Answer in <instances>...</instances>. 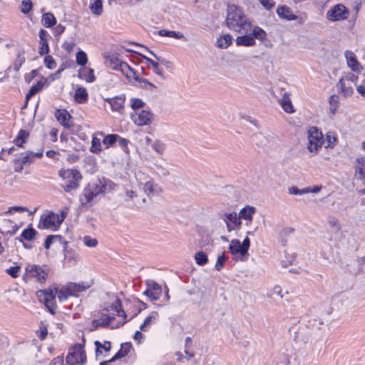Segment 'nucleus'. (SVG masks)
Listing matches in <instances>:
<instances>
[{
    "mask_svg": "<svg viewBox=\"0 0 365 365\" xmlns=\"http://www.w3.org/2000/svg\"><path fill=\"white\" fill-rule=\"evenodd\" d=\"M225 24L227 28L237 33L250 32L252 22L240 7L229 5L227 9Z\"/></svg>",
    "mask_w": 365,
    "mask_h": 365,
    "instance_id": "f257e3e1",
    "label": "nucleus"
},
{
    "mask_svg": "<svg viewBox=\"0 0 365 365\" xmlns=\"http://www.w3.org/2000/svg\"><path fill=\"white\" fill-rule=\"evenodd\" d=\"M106 189V185L100 180L91 182L85 187L83 193L80 196L81 205H88L98 195L105 192Z\"/></svg>",
    "mask_w": 365,
    "mask_h": 365,
    "instance_id": "f03ea898",
    "label": "nucleus"
},
{
    "mask_svg": "<svg viewBox=\"0 0 365 365\" xmlns=\"http://www.w3.org/2000/svg\"><path fill=\"white\" fill-rule=\"evenodd\" d=\"M106 65L113 71H120L125 77L133 75V69L125 61H122L116 53H108L104 56Z\"/></svg>",
    "mask_w": 365,
    "mask_h": 365,
    "instance_id": "7ed1b4c3",
    "label": "nucleus"
},
{
    "mask_svg": "<svg viewBox=\"0 0 365 365\" xmlns=\"http://www.w3.org/2000/svg\"><path fill=\"white\" fill-rule=\"evenodd\" d=\"M58 175L64 181L62 187L66 192L76 189L79 186V182L82 178L80 172L73 169L61 170Z\"/></svg>",
    "mask_w": 365,
    "mask_h": 365,
    "instance_id": "20e7f679",
    "label": "nucleus"
},
{
    "mask_svg": "<svg viewBox=\"0 0 365 365\" xmlns=\"http://www.w3.org/2000/svg\"><path fill=\"white\" fill-rule=\"evenodd\" d=\"M66 361L68 365H83L86 362V354L83 346L77 344L69 349Z\"/></svg>",
    "mask_w": 365,
    "mask_h": 365,
    "instance_id": "39448f33",
    "label": "nucleus"
},
{
    "mask_svg": "<svg viewBox=\"0 0 365 365\" xmlns=\"http://www.w3.org/2000/svg\"><path fill=\"white\" fill-rule=\"evenodd\" d=\"M349 16V11L342 4H337L333 6L326 14L327 19L332 22L346 20Z\"/></svg>",
    "mask_w": 365,
    "mask_h": 365,
    "instance_id": "423d86ee",
    "label": "nucleus"
},
{
    "mask_svg": "<svg viewBox=\"0 0 365 365\" xmlns=\"http://www.w3.org/2000/svg\"><path fill=\"white\" fill-rule=\"evenodd\" d=\"M48 276V269L46 267H41L37 264H27L26 267L25 277L35 279L36 282H45Z\"/></svg>",
    "mask_w": 365,
    "mask_h": 365,
    "instance_id": "0eeeda50",
    "label": "nucleus"
},
{
    "mask_svg": "<svg viewBox=\"0 0 365 365\" xmlns=\"http://www.w3.org/2000/svg\"><path fill=\"white\" fill-rule=\"evenodd\" d=\"M322 132L316 127H312L308 130L307 149L310 152H317L321 148L323 140Z\"/></svg>",
    "mask_w": 365,
    "mask_h": 365,
    "instance_id": "6e6552de",
    "label": "nucleus"
},
{
    "mask_svg": "<svg viewBox=\"0 0 365 365\" xmlns=\"http://www.w3.org/2000/svg\"><path fill=\"white\" fill-rule=\"evenodd\" d=\"M36 295L41 302H43L49 312L54 314L56 310L55 294L52 290H38Z\"/></svg>",
    "mask_w": 365,
    "mask_h": 365,
    "instance_id": "1a4fd4ad",
    "label": "nucleus"
},
{
    "mask_svg": "<svg viewBox=\"0 0 365 365\" xmlns=\"http://www.w3.org/2000/svg\"><path fill=\"white\" fill-rule=\"evenodd\" d=\"M250 247V240L246 237L242 243L239 240H232L229 245V250L232 255L240 254L245 256L247 254Z\"/></svg>",
    "mask_w": 365,
    "mask_h": 365,
    "instance_id": "9d476101",
    "label": "nucleus"
},
{
    "mask_svg": "<svg viewBox=\"0 0 365 365\" xmlns=\"http://www.w3.org/2000/svg\"><path fill=\"white\" fill-rule=\"evenodd\" d=\"M146 286L147 289L144 291L143 294L151 301L158 300L162 295V287L153 279L147 280Z\"/></svg>",
    "mask_w": 365,
    "mask_h": 365,
    "instance_id": "9b49d317",
    "label": "nucleus"
},
{
    "mask_svg": "<svg viewBox=\"0 0 365 365\" xmlns=\"http://www.w3.org/2000/svg\"><path fill=\"white\" fill-rule=\"evenodd\" d=\"M276 13L280 19L288 21L299 20V24H303L305 21L301 17L299 18L292 12V9L286 5H279L277 8Z\"/></svg>",
    "mask_w": 365,
    "mask_h": 365,
    "instance_id": "f8f14e48",
    "label": "nucleus"
},
{
    "mask_svg": "<svg viewBox=\"0 0 365 365\" xmlns=\"http://www.w3.org/2000/svg\"><path fill=\"white\" fill-rule=\"evenodd\" d=\"M43 155V150L39 152L34 153L27 151L15 160L16 163H19V169H16V172H21L25 165H29L34 161L36 158H40Z\"/></svg>",
    "mask_w": 365,
    "mask_h": 365,
    "instance_id": "ddd939ff",
    "label": "nucleus"
},
{
    "mask_svg": "<svg viewBox=\"0 0 365 365\" xmlns=\"http://www.w3.org/2000/svg\"><path fill=\"white\" fill-rule=\"evenodd\" d=\"M133 121L138 125H145L151 123L153 115L148 110H142L140 111H135L131 115Z\"/></svg>",
    "mask_w": 365,
    "mask_h": 365,
    "instance_id": "4468645a",
    "label": "nucleus"
},
{
    "mask_svg": "<svg viewBox=\"0 0 365 365\" xmlns=\"http://www.w3.org/2000/svg\"><path fill=\"white\" fill-rule=\"evenodd\" d=\"M223 216V220L226 224L228 232L240 229L242 222L236 212L225 213Z\"/></svg>",
    "mask_w": 365,
    "mask_h": 365,
    "instance_id": "2eb2a0df",
    "label": "nucleus"
},
{
    "mask_svg": "<svg viewBox=\"0 0 365 365\" xmlns=\"http://www.w3.org/2000/svg\"><path fill=\"white\" fill-rule=\"evenodd\" d=\"M114 319H115L114 317L103 314L101 317L100 319H94L92 321L93 329L91 330L97 329L99 327H106L109 325H110L112 329L117 328V327H119L120 326H123L125 323V322H123L119 323L117 326H113L111 324V322Z\"/></svg>",
    "mask_w": 365,
    "mask_h": 365,
    "instance_id": "dca6fc26",
    "label": "nucleus"
},
{
    "mask_svg": "<svg viewBox=\"0 0 365 365\" xmlns=\"http://www.w3.org/2000/svg\"><path fill=\"white\" fill-rule=\"evenodd\" d=\"M39 36V43L41 46L39 47L38 53L41 56L48 54L50 51L48 41L51 38L48 31L44 29H41L38 34Z\"/></svg>",
    "mask_w": 365,
    "mask_h": 365,
    "instance_id": "f3484780",
    "label": "nucleus"
},
{
    "mask_svg": "<svg viewBox=\"0 0 365 365\" xmlns=\"http://www.w3.org/2000/svg\"><path fill=\"white\" fill-rule=\"evenodd\" d=\"M39 226L42 228L56 230L60 226V225L57 222L56 214L51 212L43 219L41 220Z\"/></svg>",
    "mask_w": 365,
    "mask_h": 365,
    "instance_id": "a211bd4d",
    "label": "nucleus"
},
{
    "mask_svg": "<svg viewBox=\"0 0 365 365\" xmlns=\"http://www.w3.org/2000/svg\"><path fill=\"white\" fill-rule=\"evenodd\" d=\"M91 285L92 283L89 282H81L78 283L68 282L66 284L72 296H77L76 293L82 292L88 289L91 287Z\"/></svg>",
    "mask_w": 365,
    "mask_h": 365,
    "instance_id": "6ab92c4d",
    "label": "nucleus"
},
{
    "mask_svg": "<svg viewBox=\"0 0 365 365\" xmlns=\"http://www.w3.org/2000/svg\"><path fill=\"white\" fill-rule=\"evenodd\" d=\"M144 192L148 196L158 195L162 192V189L152 178H150L144 183Z\"/></svg>",
    "mask_w": 365,
    "mask_h": 365,
    "instance_id": "aec40b11",
    "label": "nucleus"
},
{
    "mask_svg": "<svg viewBox=\"0 0 365 365\" xmlns=\"http://www.w3.org/2000/svg\"><path fill=\"white\" fill-rule=\"evenodd\" d=\"M55 116L58 122L61 124L64 128H71L72 123L71 121V116L68 112L65 109L57 110Z\"/></svg>",
    "mask_w": 365,
    "mask_h": 365,
    "instance_id": "412c9836",
    "label": "nucleus"
},
{
    "mask_svg": "<svg viewBox=\"0 0 365 365\" xmlns=\"http://www.w3.org/2000/svg\"><path fill=\"white\" fill-rule=\"evenodd\" d=\"M344 56L346 59L348 66L356 72H359L361 70V66L357 61L355 54L351 51H346Z\"/></svg>",
    "mask_w": 365,
    "mask_h": 365,
    "instance_id": "4be33fe9",
    "label": "nucleus"
},
{
    "mask_svg": "<svg viewBox=\"0 0 365 365\" xmlns=\"http://www.w3.org/2000/svg\"><path fill=\"white\" fill-rule=\"evenodd\" d=\"M240 34L242 36H237L235 39L237 46H253L255 45V40L250 32Z\"/></svg>",
    "mask_w": 365,
    "mask_h": 365,
    "instance_id": "5701e85b",
    "label": "nucleus"
},
{
    "mask_svg": "<svg viewBox=\"0 0 365 365\" xmlns=\"http://www.w3.org/2000/svg\"><path fill=\"white\" fill-rule=\"evenodd\" d=\"M132 345L130 343H125L121 345L120 349L109 360L101 362L100 365H107L109 362L114 361L118 359L125 356L130 351Z\"/></svg>",
    "mask_w": 365,
    "mask_h": 365,
    "instance_id": "b1692460",
    "label": "nucleus"
},
{
    "mask_svg": "<svg viewBox=\"0 0 365 365\" xmlns=\"http://www.w3.org/2000/svg\"><path fill=\"white\" fill-rule=\"evenodd\" d=\"M125 97L124 96H115L114 98H108L105 101L108 102L113 111L120 112L123 108Z\"/></svg>",
    "mask_w": 365,
    "mask_h": 365,
    "instance_id": "393cba45",
    "label": "nucleus"
},
{
    "mask_svg": "<svg viewBox=\"0 0 365 365\" xmlns=\"http://www.w3.org/2000/svg\"><path fill=\"white\" fill-rule=\"evenodd\" d=\"M153 172L158 178L161 180L170 175V169L166 166L158 163H155L153 168Z\"/></svg>",
    "mask_w": 365,
    "mask_h": 365,
    "instance_id": "a878e982",
    "label": "nucleus"
},
{
    "mask_svg": "<svg viewBox=\"0 0 365 365\" xmlns=\"http://www.w3.org/2000/svg\"><path fill=\"white\" fill-rule=\"evenodd\" d=\"M355 173L358 175V179L365 181V158H358L356 159Z\"/></svg>",
    "mask_w": 365,
    "mask_h": 365,
    "instance_id": "bb28decb",
    "label": "nucleus"
},
{
    "mask_svg": "<svg viewBox=\"0 0 365 365\" xmlns=\"http://www.w3.org/2000/svg\"><path fill=\"white\" fill-rule=\"evenodd\" d=\"M256 212V208L253 206L247 205L240 210L239 212L240 220L241 219L251 222L253 218L254 214Z\"/></svg>",
    "mask_w": 365,
    "mask_h": 365,
    "instance_id": "cd10ccee",
    "label": "nucleus"
},
{
    "mask_svg": "<svg viewBox=\"0 0 365 365\" xmlns=\"http://www.w3.org/2000/svg\"><path fill=\"white\" fill-rule=\"evenodd\" d=\"M279 103L283 108V110L287 113H292L294 112V107L291 99L289 98V93L287 92H284Z\"/></svg>",
    "mask_w": 365,
    "mask_h": 365,
    "instance_id": "c85d7f7f",
    "label": "nucleus"
},
{
    "mask_svg": "<svg viewBox=\"0 0 365 365\" xmlns=\"http://www.w3.org/2000/svg\"><path fill=\"white\" fill-rule=\"evenodd\" d=\"M309 335L304 330H298L294 333V340L300 346L306 345L309 341Z\"/></svg>",
    "mask_w": 365,
    "mask_h": 365,
    "instance_id": "c756f323",
    "label": "nucleus"
},
{
    "mask_svg": "<svg viewBox=\"0 0 365 365\" xmlns=\"http://www.w3.org/2000/svg\"><path fill=\"white\" fill-rule=\"evenodd\" d=\"M158 312H153L152 313L150 314L149 316H148L143 324H141V326L140 327V331H146L148 330V329L150 328V327L153 324H155L157 320H158Z\"/></svg>",
    "mask_w": 365,
    "mask_h": 365,
    "instance_id": "7c9ffc66",
    "label": "nucleus"
},
{
    "mask_svg": "<svg viewBox=\"0 0 365 365\" xmlns=\"http://www.w3.org/2000/svg\"><path fill=\"white\" fill-rule=\"evenodd\" d=\"M96 135H99L101 136H104V133L101 131L98 132L92 138L91 146L90 148V151L95 154H98L102 150L101 140H100V138H98L96 136Z\"/></svg>",
    "mask_w": 365,
    "mask_h": 365,
    "instance_id": "2f4dec72",
    "label": "nucleus"
},
{
    "mask_svg": "<svg viewBox=\"0 0 365 365\" xmlns=\"http://www.w3.org/2000/svg\"><path fill=\"white\" fill-rule=\"evenodd\" d=\"M41 24L46 28H51L56 24V17L52 13H45L42 15Z\"/></svg>",
    "mask_w": 365,
    "mask_h": 365,
    "instance_id": "473e14b6",
    "label": "nucleus"
},
{
    "mask_svg": "<svg viewBox=\"0 0 365 365\" xmlns=\"http://www.w3.org/2000/svg\"><path fill=\"white\" fill-rule=\"evenodd\" d=\"M89 9L92 14L100 16L103 13V3L101 0H90Z\"/></svg>",
    "mask_w": 365,
    "mask_h": 365,
    "instance_id": "72a5a7b5",
    "label": "nucleus"
},
{
    "mask_svg": "<svg viewBox=\"0 0 365 365\" xmlns=\"http://www.w3.org/2000/svg\"><path fill=\"white\" fill-rule=\"evenodd\" d=\"M88 95L85 88L81 87L75 92V101L78 103H84L88 101Z\"/></svg>",
    "mask_w": 365,
    "mask_h": 365,
    "instance_id": "f704fd0d",
    "label": "nucleus"
},
{
    "mask_svg": "<svg viewBox=\"0 0 365 365\" xmlns=\"http://www.w3.org/2000/svg\"><path fill=\"white\" fill-rule=\"evenodd\" d=\"M36 234L37 232L33 227H29L27 229H25L24 230H23L19 238V241L23 242V240L32 241L33 240L35 239Z\"/></svg>",
    "mask_w": 365,
    "mask_h": 365,
    "instance_id": "c9c22d12",
    "label": "nucleus"
},
{
    "mask_svg": "<svg viewBox=\"0 0 365 365\" xmlns=\"http://www.w3.org/2000/svg\"><path fill=\"white\" fill-rule=\"evenodd\" d=\"M250 33L252 36H253L254 39L257 38L262 41L267 38V33L259 26H253L252 24Z\"/></svg>",
    "mask_w": 365,
    "mask_h": 365,
    "instance_id": "e433bc0d",
    "label": "nucleus"
},
{
    "mask_svg": "<svg viewBox=\"0 0 365 365\" xmlns=\"http://www.w3.org/2000/svg\"><path fill=\"white\" fill-rule=\"evenodd\" d=\"M232 41V37L230 34H225L221 36L217 40V45L219 48H227Z\"/></svg>",
    "mask_w": 365,
    "mask_h": 365,
    "instance_id": "4c0bfd02",
    "label": "nucleus"
},
{
    "mask_svg": "<svg viewBox=\"0 0 365 365\" xmlns=\"http://www.w3.org/2000/svg\"><path fill=\"white\" fill-rule=\"evenodd\" d=\"M143 58H145L152 66L153 71L155 73L164 78L163 70L159 66V63L153 61V59L142 55Z\"/></svg>",
    "mask_w": 365,
    "mask_h": 365,
    "instance_id": "58836bf2",
    "label": "nucleus"
},
{
    "mask_svg": "<svg viewBox=\"0 0 365 365\" xmlns=\"http://www.w3.org/2000/svg\"><path fill=\"white\" fill-rule=\"evenodd\" d=\"M338 87L340 89V92L344 95V97H348L352 95L353 88L351 86H346V83L343 78H341L337 84Z\"/></svg>",
    "mask_w": 365,
    "mask_h": 365,
    "instance_id": "ea45409f",
    "label": "nucleus"
},
{
    "mask_svg": "<svg viewBox=\"0 0 365 365\" xmlns=\"http://www.w3.org/2000/svg\"><path fill=\"white\" fill-rule=\"evenodd\" d=\"M118 140V135L117 134H108L104 136L102 141L103 144L106 145V148L113 147Z\"/></svg>",
    "mask_w": 365,
    "mask_h": 365,
    "instance_id": "a19ab883",
    "label": "nucleus"
},
{
    "mask_svg": "<svg viewBox=\"0 0 365 365\" xmlns=\"http://www.w3.org/2000/svg\"><path fill=\"white\" fill-rule=\"evenodd\" d=\"M158 34L161 36L172 37L176 39H181L184 38V35L181 32L175 31L161 29L158 31Z\"/></svg>",
    "mask_w": 365,
    "mask_h": 365,
    "instance_id": "79ce46f5",
    "label": "nucleus"
},
{
    "mask_svg": "<svg viewBox=\"0 0 365 365\" xmlns=\"http://www.w3.org/2000/svg\"><path fill=\"white\" fill-rule=\"evenodd\" d=\"M55 290V293L57 294L58 299L60 302H64L67 300L68 297L72 296L67 286H65L60 289H56Z\"/></svg>",
    "mask_w": 365,
    "mask_h": 365,
    "instance_id": "37998d69",
    "label": "nucleus"
},
{
    "mask_svg": "<svg viewBox=\"0 0 365 365\" xmlns=\"http://www.w3.org/2000/svg\"><path fill=\"white\" fill-rule=\"evenodd\" d=\"M151 147L157 154L160 155L164 154L166 149L165 143L160 140H155L153 141L151 144Z\"/></svg>",
    "mask_w": 365,
    "mask_h": 365,
    "instance_id": "c03bdc74",
    "label": "nucleus"
},
{
    "mask_svg": "<svg viewBox=\"0 0 365 365\" xmlns=\"http://www.w3.org/2000/svg\"><path fill=\"white\" fill-rule=\"evenodd\" d=\"M28 137L29 133L25 130H21L19 132L16 138L14 139V142L16 146L22 147Z\"/></svg>",
    "mask_w": 365,
    "mask_h": 365,
    "instance_id": "a18cd8bd",
    "label": "nucleus"
},
{
    "mask_svg": "<svg viewBox=\"0 0 365 365\" xmlns=\"http://www.w3.org/2000/svg\"><path fill=\"white\" fill-rule=\"evenodd\" d=\"M128 80L134 79L138 83L139 87L141 88H147V86L149 84V81L143 78H140L135 73V71L133 70V75L130 74L129 75V77H126Z\"/></svg>",
    "mask_w": 365,
    "mask_h": 365,
    "instance_id": "49530a36",
    "label": "nucleus"
},
{
    "mask_svg": "<svg viewBox=\"0 0 365 365\" xmlns=\"http://www.w3.org/2000/svg\"><path fill=\"white\" fill-rule=\"evenodd\" d=\"M54 242H58L61 244L63 243V237L61 235H48L44 242L45 249L48 250L51 245Z\"/></svg>",
    "mask_w": 365,
    "mask_h": 365,
    "instance_id": "de8ad7c7",
    "label": "nucleus"
},
{
    "mask_svg": "<svg viewBox=\"0 0 365 365\" xmlns=\"http://www.w3.org/2000/svg\"><path fill=\"white\" fill-rule=\"evenodd\" d=\"M195 262L198 265L203 266L207 264L208 261V257L205 252H204L203 251H200L195 255Z\"/></svg>",
    "mask_w": 365,
    "mask_h": 365,
    "instance_id": "09e8293b",
    "label": "nucleus"
},
{
    "mask_svg": "<svg viewBox=\"0 0 365 365\" xmlns=\"http://www.w3.org/2000/svg\"><path fill=\"white\" fill-rule=\"evenodd\" d=\"M111 309L117 312L118 316L126 317V314L123 309H122V305L120 300L116 299L114 304L111 305Z\"/></svg>",
    "mask_w": 365,
    "mask_h": 365,
    "instance_id": "8fccbe9b",
    "label": "nucleus"
},
{
    "mask_svg": "<svg viewBox=\"0 0 365 365\" xmlns=\"http://www.w3.org/2000/svg\"><path fill=\"white\" fill-rule=\"evenodd\" d=\"M76 61L79 66H85L88 62L86 53L81 50L78 51L76 56Z\"/></svg>",
    "mask_w": 365,
    "mask_h": 365,
    "instance_id": "3c124183",
    "label": "nucleus"
},
{
    "mask_svg": "<svg viewBox=\"0 0 365 365\" xmlns=\"http://www.w3.org/2000/svg\"><path fill=\"white\" fill-rule=\"evenodd\" d=\"M144 48L145 50H147L153 56H154L160 63L164 65L165 66H166V68H173V63L169 61H167L166 59H165L163 57H160V56H158L156 54H155L152 51L149 50L148 48L146 47H144Z\"/></svg>",
    "mask_w": 365,
    "mask_h": 365,
    "instance_id": "603ef678",
    "label": "nucleus"
},
{
    "mask_svg": "<svg viewBox=\"0 0 365 365\" xmlns=\"http://www.w3.org/2000/svg\"><path fill=\"white\" fill-rule=\"evenodd\" d=\"M308 192H310L309 187H306V188L300 190L296 186H292L289 188V193L290 195H304V194L308 193Z\"/></svg>",
    "mask_w": 365,
    "mask_h": 365,
    "instance_id": "864d4df0",
    "label": "nucleus"
},
{
    "mask_svg": "<svg viewBox=\"0 0 365 365\" xmlns=\"http://www.w3.org/2000/svg\"><path fill=\"white\" fill-rule=\"evenodd\" d=\"M96 345V354H101V349H103L105 351H108L110 349L111 345L109 341H105L103 344H102L100 341H95Z\"/></svg>",
    "mask_w": 365,
    "mask_h": 365,
    "instance_id": "5fc2aeb1",
    "label": "nucleus"
},
{
    "mask_svg": "<svg viewBox=\"0 0 365 365\" xmlns=\"http://www.w3.org/2000/svg\"><path fill=\"white\" fill-rule=\"evenodd\" d=\"M227 259V257L225 255V254H222L221 255H219L217 259L216 264L215 265V268L217 271H220L225 265V262Z\"/></svg>",
    "mask_w": 365,
    "mask_h": 365,
    "instance_id": "6e6d98bb",
    "label": "nucleus"
},
{
    "mask_svg": "<svg viewBox=\"0 0 365 365\" xmlns=\"http://www.w3.org/2000/svg\"><path fill=\"white\" fill-rule=\"evenodd\" d=\"M32 6H33V4H32V2L31 0H23L21 1V11L23 14H26L29 13L30 11L32 9Z\"/></svg>",
    "mask_w": 365,
    "mask_h": 365,
    "instance_id": "4d7b16f0",
    "label": "nucleus"
},
{
    "mask_svg": "<svg viewBox=\"0 0 365 365\" xmlns=\"http://www.w3.org/2000/svg\"><path fill=\"white\" fill-rule=\"evenodd\" d=\"M20 269L21 267L19 265H15L9 268H7L6 269V273L12 277L13 278H16L19 274Z\"/></svg>",
    "mask_w": 365,
    "mask_h": 365,
    "instance_id": "13d9d810",
    "label": "nucleus"
},
{
    "mask_svg": "<svg viewBox=\"0 0 365 365\" xmlns=\"http://www.w3.org/2000/svg\"><path fill=\"white\" fill-rule=\"evenodd\" d=\"M83 243L88 247H95L98 245V240L96 238L86 235L83 237Z\"/></svg>",
    "mask_w": 365,
    "mask_h": 365,
    "instance_id": "bf43d9fd",
    "label": "nucleus"
},
{
    "mask_svg": "<svg viewBox=\"0 0 365 365\" xmlns=\"http://www.w3.org/2000/svg\"><path fill=\"white\" fill-rule=\"evenodd\" d=\"M84 71H88V75L86 76H82V75L80 73L79 77L81 78H83L88 83L93 82L96 79L93 69L88 68V69H85Z\"/></svg>",
    "mask_w": 365,
    "mask_h": 365,
    "instance_id": "052dcab7",
    "label": "nucleus"
},
{
    "mask_svg": "<svg viewBox=\"0 0 365 365\" xmlns=\"http://www.w3.org/2000/svg\"><path fill=\"white\" fill-rule=\"evenodd\" d=\"M44 64L48 69H53L56 66V61L51 56H46L44 58Z\"/></svg>",
    "mask_w": 365,
    "mask_h": 365,
    "instance_id": "680f3d73",
    "label": "nucleus"
},
{
    "mask_svg": "<svg viewBox=\"0 0 365 365\" xmlns=\"http://www.w3.org/2000/svg\"><path fill=\"white\" fill-rule=\"evenodd\" d=\"M125 200L126 202L133 201V200H134L135 198H136L138 197L137 192L133 190L125 189Z\"/></svg>",
    "mask_w": 365,
    "mask_h": 365,
    "instance_id": "e2e57ef3",
    "label": "nucleus"
},
{
    "mask_svg": "<svg viewBox=\"0 0 365 365\" xmlns=\"http://www.w3.org/2000/svg\"><path fill=\"white\" fill-rule=\"evenodd\" d=\"M145 105L144 102L139 98H132L131 99V108L137 111L136 110L140 109L143 107Z\"/></svg>",
    "mask_w": 365,
    "mask_h": 365,
    "instance_id": "0e129e2a",
    "label": "nucleus"
},
{
    "mask_svg": "<svg viewBox=\"0 0 365 365\" xmlns=\"http://www.w3.org/2000/svg\"><path fill=\"white\" fill-rule=\"evenodd\" d=\"M118 145L123 150V151L126 153H129L128 143V140L125 138H123L118 135V140H117Z\"/></svg>",
    "mask_w": 365,
    "mask_h": 365,
    "instance_id": "69168bd1",
    "label": "nucleus"
},
{
    "mask_svg": "<svg viewBox=\"0 0 365 365\" xmlns=\"http://www.w3.org/2000/svg\"><path fill=\"white\" fill-rule=\"evenodd\" d=\"M259 1L266 10H270L275 6L273 0H259Z\"/></svg>",
    "mask_w": 365,
    "mask_h": 365,
    "instance_id": "338daca9",
    "label": "nucleus"
},
{
    "mask_svg": "<svg viewBox=\"0 0 365 365\" xmlns=\"http://www.w3.org/2000/svg\"><path fill=\"white\" fill-rule=\"evenodd\" d=\"M65 29L66 28L64 26L58 24L53 28V34L55 37H58L65 31Z\"/></svg>",
    "mask_w": 365,
    "mask_h": 365,
    "instance_id": "774afa93",
    "label": "nucleus"
}]
</instances>
